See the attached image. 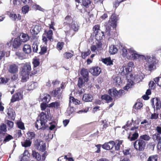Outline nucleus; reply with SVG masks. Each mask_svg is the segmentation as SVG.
<instances>
[{"label":"nucleus","mask_w":161,"mask_h":161,"mask_svg":"<svg viewBox=\"0 0 161 161\" xmlns=\"http://www.w3.org/2000/svg\"><path fill=\"white\" fill-rule=\"evenodd\" d=\"M40 118L37 119L35 123V127L37 130H44L47 128L46 125L47 118L46 114L44 112H42L39 115Z\"/></svg>","instance_id":"1"},{"label":"nucleus","mask_w":161,"mask_h":161,"mask_svg":"<svg viewBox=\"0 0 161 161\" xmlns=\"http://www.w3.org/2000/svg\"><path fill=\"white\" fill-rule=\"evenodd\" d=\"M31 70V64L26 63L21 68L20 74L22 77V81L23 82L26 81L29 78V75Z\"/></svg>","instance_id":"2"},{"label":"nucleus","mask_w":161,"mask_h":161,"mask_svg":"<svg viewBox=\"0 0 161 161\" xmlns=\"http://www.w3.org/2000/svg\"><path fill=\"white\" fill-rule=\"evenodd\" d=\"M91 3L92 1L90 0H82L81 4V5L83 6L82 8L80 9L77 6H76L78 9L81 13H84L86 12H87L88 15L90 16L89 17L91 18V16H93L92 14L90 15V11L93 8V7H90Z\"/></svg>","instance_id":"3"},{"label":"nucleus","mask_w":161,"mask_h":161,"mask_svg":"<svg viewBox=\"0 0 161 161\" xmlns=\"http://www.w3.org/2000/svg\"><path fill=\"white\" fill-rule=\"evenodd\" d=\"M128 52L129 54L127 57L128 59L134 60L140 58L142 60L146 59V58L144 55L138 54L133 48L128 49Z\"/></svg>","instance_id":"4"},{"label":"nucleus","mask_w":161,"mask_h":161,"mask_svg":"<svg viewBox=\"0 0 161 161\" xmlns=\"http://www.w3.org/2000/svg\"><path fill=\"white\" fill-rule=\"evenodd\" d=\"M65 83L62 82L60 87L57 88L52 91L51 93V95L53 97H57L58 99L61 98L63 90L61 91V89L64 90L65 88Z\"/></svg>","instance_id":"5"},{"label":"nucleus","mask_w":161,"mask_h":161,"mask_svg":"<svg viewBox=\"0 0 161 161\" xmlns=\"http://www.w3.org/2000/svg\"><path fill=\"white\" fill-rule=\"evenodd\" d=\"M145 60L148 63L147 68L149 71H151L156 69L155 65L158 63V60L155 57H151L150 56H147Z\"/></svg>","instance_id":"6"},{"label":"nucleus","mask_w":161,"mask_h":161,"mask_svg":"<svg viewBox=\"0 0 161 161\" xmlns=\"http://www.w3.org/2000/svg\"><path fill=\"white\" fill-rule=\"evenodd\" d=\"M146 143L145 142L140 139L137 140L133 143L134 148L137 151H143L145 149Z\"/></svg>","instance_id":"7"},{"label":"nucleus","mask_w":161,"mask_h":161,"mask_svg":"<svg viewBox=\"0 0 161 161\" xmlns=\"http://www.w3.org/2000/svg\"><path fill=\"white\" fill-rule=\"evenodd\" d=\"M47 153L45 151L42 155L38 152L35 150H32V156L37 161H45L47 156Z\"/></svg>","instance_id":"8"},{"label":"nucleus","mask_w":161,"mask_h":161,"mask_svg":"<svg viewBox=\"0 0 161 161\" xmlns=\"http://www.w3.org/2000/svg\"><path fill=\"white\" fill-rule=\"evenodd\" d=\"M152 105L154 110H158L161 108V103L160 99L158 97L153 98L151 100Z\"/></svg>","instance_id":"9"},{"label":"nucleus","mask_w":161,"mask_h":161,"mask_svg":"<svg viewBox=\"0 0 161 161\" xmlns=\"http://www.w3.org/2000/svg\"><path fill=\"white\" fill-rule=\"evenodd\" d=\"M35 145L36 148L42 152H44L46 149L45 143L41 140H36L35 143Z\"/></svg>","instance_id":"10"},{"label":"nucleus","mask_w":161,"mask_h":161,"mask_svg":"<svg viewBox=\"0 0 161 161\" xmlns=\"http://www.w3.org/2000/svg\"><path fill=\"white\" fill-rule=\"evenodd\" d=\"M124 92V91L123 90L118 91L115 88H113L109 89L108 92L112 97H116L117 96H121Z\"/></svg>","instance_id":"11"},{"label":"nucleus","mask_w":161,"mask_h":161,"mask_svg":"<svg viewBox=\"0 0 161 161\" xmlns=\"http://www.w3.org/2000/svg\"><path fill=\"white\" fill-rule=\"evenodd\" d=\"M23 92L21 90H18L12 97L11 102L14 103L17 101H19L23 98Z\"/></svg>","instance_id":"12"},{"label":"nucleus","mask_w":161,"mask_h":161,"mask_svg":"<svg viewBox=\"0 0 161 161\" xmlns=\"http://www.w3.org/2000/svg\"><path fill=\"white\" fill-rule=\"evenodd\" d=\"M118 20L117 17L116 15L115 14H112L108 21L109 25L114 28H115L117 26V22Z\"/></svg>","instance_id":"13"},{"label":"nucleus","mask_w":161,"mask_h":161,"mask_svg":"<svg viewBox=\"0 0 161 161\" xmlns=\"http://www.w3.org/2000/svg\"><path fill=\"white\" fill-rule=\"evenodd\" d=\"M32 64L33 65V70L32 71L30 75L31 76L35 75L39 72V71L37 70L36 67L39 65L40 64L39 59L38 58L34 59Z\"/></svg>","instance_id":"14"},{"label":"nucleus","mask_w":161,"mask_h":161,"mask_svg":"<svg viewBox=\"0 0 161 161\" xmlns=\"http://www.w3.org/2000/svg\"><path fill=\"white\" fill-rule=\"evenodd\" d=\"M89 71L93 76H97L100 74L101 69L98 66H94L90 68Z\"/></svg>","instance_id":"15"},{"label":"nucleus","mask_w":161,"mask_h":161,"mask_svg":"<svg viewBox=\"0 0 161 161\" xmlns=\"http://www.w3.org/2000/svg\"><path fill=\"white\" fill-rule=\"evenodd\" d=\"M65 21L63 23L64 27H66L68 26L69 28H70L71 22L73 21V19L70 15H67L64 18Z\"/></svg>","instance_id":"16"},{"label":"nucleus","mask_w":161,"mask_h":161,"mask_svg":"<svg viewBox=\"0 0 161 161\" xmlns=\"http://www.w3.org/2000/svg\"><path fill=\"white\" fill-rule=\"evenodd\" d=\"M114 144V142L112 141L108 142L105 143L102 145V147L104 149L109 150L112 149Z\"/></svg>","instance_id":"17"},{"label":"nucleus","mask_w":161,"mask_h":161,"mask_svg":"<svg viewBox=\"0 0 161 161\" xmlns=\"http://www.w3.org/2000/svg\"><path fill=\"white\" fill-rule=\"evenodd\" d=\"M80 74L84 80L86 82H87L89 80V73L87 70L85 68H82L80 70Z\"/></svg>","instance_id":"18"},{"label":"nucleus","mask_w":161,"mask_h":161,"mask_svg":"<svg viewBox=\"0 0 161 161\" xmlns=\"http://www.w3.org/2000/svg\"><path fill=\"white\" fill-rule=\"evenodd\" d=\"M18 66L15 64L10 65L8 67V71L11 74H14L18 72Z\"/></svg>","instance_id":"19"},{"label":"nucleus","mask_w":161,"mask_h":161,"mask_svg":"<svg viewBox=\"0 0 161 161\" xmlns=\"http://www.w3.org/2000/svg\"><path fill=\"white\" fill-rule=\"evenodd\" d=\"M41 28L38 25H36L34 27H31L30 32L32 35H36L40 32Z\"/></svg>","instance_id":"20"},{"label":"nucleus","mask_w":161,"mask_h":161,"mask_svg":"<svg viewBox=\"0 0 161 161\" xmlns=\"http://www.w3.org/2000/svg\"><path fill=\"white\" fill-rule=\"evenodd\" d=\"M82 99L85 102H91L93 100V97L92 95L91 94L85 93L83 95Z\"/></svg>","instance_id":"21"},{"label":"nucleus","mask_w":161,"mask_h":161,"mask_svg":"<svg viewBox=\"0 0 161 161\" xmlns=\"http://www.w3.org/2000/svg\"><path fill=\"white\" fill-rule=\"evenodd\" d=\"M22 43L19 38H15L13 42V47L14 48L17 49L21 45Z\"/></svg>","instance_id":"22"},{"label":"nucleus","mask_w":161,"mask_h":161,"mask_svg":"<svg viewBox=\"0 0 161 161\" xmlns=\"http://www.w3.org/2000/svg\"><path fill=\"white\" fill-rule=\"evenodd\" d=\"M40 96V98L41 100V101L43 103H48L50 101L51 97L47 93L43 94V97L42 98Z\"/></svg>","instance_id":"23"},{"label":"nucleus","mask_w":161,"mask_h":161,"mask_svg":"<svg viewBox=\"0 0 161 161\" xmlns=\"http://www.w3.org/2000/svg\"><path fill=\"white\" fill-rule=\"evenodd\" d=\"M60 103L59 101H56L49 104V107L58 109L60 108Z\"/></svg>","instance_id":"24"},{"label":"nucleus","mask_w":161,"mask_h":161,"mask_svg":"<svg viewBox=\"0 0 161 161\" xmlns=\"http://www.w3.org/2000/svg\"><path fill=\"white\" fill-rule=\"evenodd\" d=\"M125 75L127 80H132L133 81L135 80L136 79L138 78V75H136L133 76V75L131 72L128 73H126Z\"/></svg>","instance_id":"25"},{"label":"nucleus","mask_w":161,"mask_h":161,"mask_svg":"<svg viewBox=\"0 0 161 161\" xmlns=\"http://www.w3.org/2000/svg\"><path fill=\"white\" fill-rule=\"evenodd\" d=\"M101 99L102 100H105L107 103L112 102L113 100V98L111 96L105 94L101 96Z\"/></svg>","instance_id":"26"},{"label":"nucleus","mask_w":161,"mask_h":161,"mask_svg":"<svg viewBox=\"0 0 161 161\" xmlns=\"http://www.w3.org/2000/svg\"><path fill=\"white\" fill-rule=\"evenodd\" d=\"M118 51V49L116 46L112 45L109 46V52L110 54H114L117 52Z\"/></svg>","instance_id":"27"},{"label":"nucleus","mask_w":161,"mask_h":161,"mask_svg":"<svg viewBox=\"0 0 161 161\" xmlns=\"http://www.w3.org/2000/svg\"><path fill=\"white\" fill-rule=\"evenodd\" d=\"M7 114L8 117L11 119H14L15 116V112L11 108H9L8 109Z\"/></svg>","instance_id":"28"},{"label":"nucleus","mask_w":161,"mask_h":161,"mask_svg":"<svg viewBox=\"0 0 161 161\" xmlns=\"http://www.w3.org/2000/svg\"><path fill=\"white\" fill-rule=\"evenodd\" d=\"M23 52L26 54H29L31 52V46L29 44H24L23 48Z\"/></svg>","instance_id":"29"},{"label":"nucleus","mask_w":161,"mask_h":161,"mask_svg":"<svg viewBox=\"0 0 161 161\" xmlns=\"http://www.w3.org/2000/svg\"><path fill=\"white\" fill-rule=\"evenodd\" d=\"M4 138L3 142V144H5L7 142H9L14 138L10 134L7 133H4Z\"/></svg>","instance_id":"30"},{"label":"nucleus","mask_w":161,"mask_h":161,"mask_svg":"<svg viewBox=\"0 0 161 161\" xmlns=\"http://www.w3.org/2000/svg\"><path fill=\"white\" fill-rule=\"evenodd\" d=\"M104 36V33L103 32L101 31L100 33L99 32H95V37L96 40L100 41L103 39Z\"/></svg>","instance_id":"31"},{"label":"nucleus","mask_w":161,"mask_h":161,"mask_svg":"<svg viewBox=\"0 0 161 161\" xmlns=\"http://www.w3.org/2000/svg\"><path fill=\"white\" fill-rule=\"evenodd\" d=\"M123 142V140H116L114 142V146L116 151H119L120 150V145L122 144Z\"/></svg>","instance_id":"32"},{"label":"nucleus","mask_w":161,"mask_h":161,"mask_svg":"<svg viewBox=\"0 0 161 161\" xmlns=\"http://www.w3.org/2000/svg\"><path fill=\"white\" fill-rule=\"evenodd\" d=\"M138 136V134L137 132H135L132 134L131 137L129 135L128 137V139L130 141H135L137 138Z\"/></svg>","instance_id":"33"},{"label":"nucleus","mask_w":161,"mask_h":161,"mask_svg":"<svg viewBox=\"0 0 161 161\" xmlns=\"http://www.w3.org/2000/svg\"><path fill=\"white\" fill-rule=\"evenodd\" d=\"M153 139L157 142V144H161V138L158 134H155L153 136Z\"/></svg>","instance_id":"34"},{"label":"nucleus","mask_w":161,"mask_h":161,"mask_svg":"<svg viewBox=\"0 0 161 161\" xmlns=\"http://www.w3.org/2000/svg\"><path fill=\"white\" fill-rule=\"evenodd\" d=\"M27 138L29 140H31L35 138L36 134L34 132L28 131L26 133Z\"/></svg>","instance_id":"35"},{"label":"nucleus","mask_w":161,"mask_h":161,"mask_svg":"<svg viewBox=\"0 0 161 161\" xmlns=\"http://www.w3.org/2000/svg\"><path fill=\"white\" fill-rule=\"evenodd\" d=\"M103 62L107 65H110L113 64V61L111 60L110 57L104 58L102 60Z\"/></svg>","instance_id":"36"},{"label":"nucleus","mask_w":161,"mask_h":161,"mask_svg":"<svg viewBox=\"0 0 161 161\" xmlns=\"http://www.w3.org/2000/svg\"><path fill=\"white\" fill-rule=\"evenodd\" d=\"M31 142L29 140L26 139L24 142H21V144L23 147H26L31 146Z\"/></svg>","instance_id":"37"},{"label":"nucleus","mask_w":161,"mask_h":161,"mask_svg":"<svg viewBox=\"0 0 161 161\" xmlns=\"http://www.w3.org/2000/svg\"><path fill=\"white\" fill-rule=\"evenodd\" d=\"M122 55L123 57L127 59L128 56H129V52H128V49L127 50L125 48H123L121 49Z\"/></svg>","instance_id":"38"},{"label":"nucleus","mask_w":161,"mask_h":161,"mask_svg":"<svg viewBox=\"0 0 161 161\" xmlns=\"http://www.w3.org/2000/svg\"><path fill=\"white\" fill-rule=\"evenodd\" d=\"M41 51L39 52V53L41 55H43L45 54L47 51V47L45 45H41Z\"/></svg>","instance_id":"39"},{"label":"nucleus","mask_w":161,"mask_h":161,"mask_svg":"<svg viewBox=\"0 0 161 161\" xmlns=\"http://www.w3.org/2000/svg\"><path fill=\"white\" fill-rule=\"evenodd\" d=\"M143 106V104L141 102H136L133 106V108L136 110L140 109Z\"/></svg>","instance_id":"40"},{"label":"nucleus","mask_w":161,"mask_h":161,"mask_svg":"<svg viewBox=\"0 0 161 161\" xmlns=\"http://www.w3.org/2000/svg\"><path fill=\"white\" fill-rule=\"evenodd\" d=\"M71 101L75 105L79 104L80 103V101L75 99L73 97L70 96L69 97V103Z\"/></svg>","instance_id":"41"},{"label":"nucleus","mask_w":161,"mask_h":161,"mask_svg":"<svg viewBox=\"0 0 161 161\" xmlns=\"http://www.w3.org/2000/svg\"><path fill=\"white\" fill-rule=\"evenodd\" d=\"M64 58L66 59L71 58L73 56V54L69 52H65L63 54Z\"/></svg>","instance_id":"42"},{"label":"nucleus","mask_w":161,"mask_h":161,"mask_svg":"<svg viewBox=\"0 0 161 161\" xmlns=\"http://www.w3.org/2000/svg\"><path fill=\"white\" fill-rule=\"evenodd\" d=\"M53 32L51 30H49L47 33V37L50 41H51V40H53Z\"/></svg>","instance_id":"43"},{"label":"nucleus","mask_w":161,"mask_h":161,"mask_svg":"<svg viewBox=\"0 0 161 161\" xmlns=\"http://www.w3.org/2000/svg\"><path fill=\"white\" fill-rule=\"evenodd\" d=\"M158 158L157 155H152L149 157L147 161H157Z\"/></svg>","instance_id":"44"},{"label":"nucleus","mask_w":161,"mask_h":161,"mask_svg":"<svg viewBox=\"0 0 161 161\" xmlns=\"http://www.w3.org/2000/svg\"><path fill=\"white\" fill-rule=\"evenodd\" d=\"M139 139H142V140H144L145 141H148L150 140V137L149 135L145 134L141 135L140 136Z\"/></svg>","instance_id":"45"},{"label":"nucleus","mask_w":161,"mask_h":161,"mask_svg":"<svg viewBox=\"0 0 161 161\" xmlns=\"http://www.w3.org/2000/svg\"><path fill=\"white\" fill-rule=\"evenodd\" d=\"M154 80L157 85L161 87V77H158L154 79Z\"/></svg>","instance_id":"46"},{"label":"nucleus","mask_w":161,"mask_h":161,"mask_svg":"<svg viewBox=\"0 0 161 161\" xmlns=\"http://www.w3.org/2000/svg\"><path fill=\"white\" fill-rule=\"evenodd\" d=\"M18 127L21 130H24L25 129L24 124L21 121L18 122L17 123Z\"/></svg>","instance_id":"47"},{"label":"nucleus","mask_w":161,"mask_h":161,"mask_svg":"<svg viewBox=\"0 0 161 161\" xmlns=\"http://www.w3.org/2000/svg\"><path fill=\"white\" fill-rule=\"evenodd\" d=\"M22 37L23 38L24 42L27 41L30 39V37L27 34H25L24 33H22Z\"/></svg>","instance_id":"48"},{"label":"nucleus","mask_w":161,"mask_h":161,"mask_svg":"<svg viewBox=\"0 0 161 161\" xmlns=\"http://www.w3.org/2000/svg\"><path fill=\"white\" fill-rule=\"evenodd\" d=\"M9 79L7 78L1 77L0 78V84H6L8 81Z\"/></svg>","instance_id":"49"},{"label":"nucleus","mask_w":161,"mask_h":161,"mask_svg":"<svg viewBox=\"0 0 161 161\" xmlns=\"http://www.w3.org/2000/svg\"><path fill=\"white\" fill-rule=\"evenodd\" d=\"M101 123L103 125V129H106L108 126V122L106 120H101Z\"/></svg>","instance_id":"50"},{"label":"nucleus","mask_w":161,"mask_h":161,"mask_svg":"<svg viewBox=\"0 0 161 161\" xmlns=\"http://www.w3.org/2000/svg\"><path fill=\"white\" fill-rule=\"evenodd\" d=\"M78 86L80 88H81L82 87L83 85L84 84V83L83 79L81 77H79L78 78Z\"/></svg>","instance_id":"51"},{"label":"nucleus","mask_w":161,"mask_h":161,"mask_svg":"<svg viewBox=\"0 0 161 161\" xmlns=\"http://www.w3.org/2000/svg\"><path fill=\"white\" fill-rule=\"evenodd\" d=\"M64 45V43L63 42H58L57 45V47L59 50H62Z\"/></svg>","instance_id":"52"},{"label":"nucleus","mask_w":161,"mask_h":161,"mask_svg":"<svg viewBox=\"0 0 161 161\" xmlns=\"http://www.w3.org/2000/svg\"><path fill=\"white\" fill-rule=\"evenodd\" d=\"M70 28H71L75 31H77L78 30V25L73 23V22H72L71 24Z\"/></svg>","instance_id":"53"},{"label":"nucleus","mask_w":161,"mask_h":161,"mask_svg":"<svg viewBox=\"0 0 161 161\" xmlns=\"http://www.w3.org/2000/svg\"><path fill=\"white\" fill-rule=\"evenodd\" d=\"M91 51L89 50L86 52H82L81 53V57L85 59L86 57L88 55H89L91 53Z\"/></svg>","instance_id":"54"},{"label":"nucleus","mask_w":161,"mask_h":161,"mask_svg":"<svg viewBox=\"0 0 161 161\" xmlns=\"http://www.w3.org/2000/svg\"><path fill=\"white\" fill-rule=\"evenodd\" d=\"M36 87V86H35V83H33L28 85L27 90L29 91L35 89Z\"/></svg>","instance_id":"55"},{"label":"nucleus","mask_w":161,"mask_h":161,"mask_svg":"<svg viewBox=\"0 0 161 161\" xmlns=\"http://www.w3.org/2000/svg\"><path fill=\"white\" fill-rule=\"evenodd\" d=\"M6 123L9 128H8L9 129H11L14 126V123L12 121L7 120L6 121Z\"/></svg>","instance_id":"56"},{"label":"nucleus","mask_w":161,"mask_h":161,"mask_svg":"<svg viewBox=\"0 0 161 161\" xmlns=\"http://www.w3.org/2000/svg\"><path fill=\"white\" fill-rule=\"evenodd\" d=\"M67 111V113L70 115L75 112V108L73 107H70L68 108Z\"/></svg>","instance_id":"57"},{"label":"nucleus","mask_w":161,"mask_h":161,"mask_svg":"<svg viewBox=\"0 0 161 161\" xmlns=\"http://www.w3.org/2000/svg\"><path fill=\"white\" fill-rule=\"evenodd\" d=\"M0 130L6 132L7 131L6 125L3 123L1 124L0 125Z\"/></svg>","instance_id":"58"},{"label":"nucleus","mask_w":161,"mask_h":161,"mask_svg":"<svg viewBox=\"0 0 161 161\" xmlns=\"http://www.w3.org/2000/svg\"><path fill=\"white\" fill-rule=\"evenodd\" d=\"M33 51L34 52L37 53L38 50V45L37 44L34 43L32 46Z\"/></svg>","instance_id":"59"},{"label":"nucleus","mask_w":161,"mask_h":161,"mask_svg":"<svg viewBox=\"0 0 161 161\" xmlns=\"http://www.w3.org/2000/svg\"><path fill=\"white\" fill-rule=\"evenodd\" d=\"M29 7L28 5H26L23 6L22 8V12L25 14H26L28 11Z\"/></svg>","instance_id":"60"},{"label":"nucleus","mask_w":161,"mask_h":161,"mask_svg":"<svg viewBox=\"0 0 161 161\" xmlns=\"http://www.w3.org/2000/svg\"><path fill=\"white\" fill-rule=\"evenodd\" d=\"M149 86L151 89H154L155 88V84L153 81H151L149 83Z\"/></svg>","instance_id":"61"},{"label":"nucleus","mask_w":161,"mask_h":161,"mask_svg":"<svg viewBox=\"0 0 161 161\" xmlns=\"http://www.w3.org/2000/svg\"><path fill=\"white\" fill-rule=\"evenodd\" d=\"M100 26L99 25H96L93 27V31L94 32H98L100 30Z\"/></svg>","instance_id":"62"},{"label":"nucleus","mask_w":161,"mask_h":161,"mask_svg":"<svg viewBox=\"0 0 161 161\" xmlns=\"http://www.w3.org/2000/svg\"><path fill=\"white\" fill-rule=\"evenodd\" d=\"M130 149L129 148L123 150L122 152L124 155H129L130 154Z\"/></svg>","instance_id":"63"},{"label":"nucleus","mask_w":161,"mask_h":161,"mask_svg":"<svg viewBox=\"0 0 161 161\" xmlns=\"http://www.w3.org/2000/svg\"><path fill=\"white\" fill-rule=\"evenodd\" d=\"M127 83L126 85L130 87V88H131L133 86L134 84V82L132 80H127Z\"/></svg>","instance_id":"64"}]
</instances>
